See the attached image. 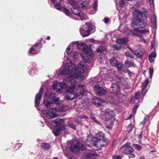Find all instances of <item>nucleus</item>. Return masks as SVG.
<instances>
[{
    "mask_svg": "<svg viewBox=\"0 0 159 159\" xmlns=\"http://www.w3.org/2000/svg\"><path fill=\"white\" fill-rule=\"evenodd\" d=\"M112 78L111 79V80H116L115 81H116L117 83H119L121 84L122 85H125L126 84V82L127 80V78H124L123 77H120L114 75L112 76Z\"/></svg>",
    "mask_w": 159,
    "mask_h": 159,
    "instance_id": "6ab92c4d",
    "label": "nucleus"
},
{
    "mask_svg": "<svg viewBox=\"0 0 159 159\" xmlns=\"http://www.w3.org/2000/svg\"><path fill=\"white\" fill-rule=\"evenodd\" d=\"M139 159H145V157L143 156H142L140 157Z\"/></svg>",
    "mask_w": 159,
    "mask_h": 159,
    "instance_id": "338daca9",
    "label": "nucleus"
},
{
    "mask_svg": "<svg viewBox=\"0 0 159 159\" xmlns=\"http://www.w3.org/2000/svg\"><path fill=\"white\" fill-rule=\"evenodd\" d=\"M43 103L47 107L49 108L50 109H52L56 112H61L64 111V109L63 107H61L60 108H57L56 107H54L53 106V103L48 101H43Z\"/></svg>",
    "mask_w": 159,
    "mask_h": 159,
    "instance_id": "2eb2a0df",
    "label": "nucleus"
},
{
    "mask_svg": "<svg viewBox=\"0 0 159 159\" xmlns=\"http://www.w3.org/2000/svg\"><path fill=\"white\" fill-rule=\"evenodd\" d=\"M112 113V111L108 108L107 109L104 111H102L101 112V115L104 116L107 122L108 121L107 120L109 119Z\"/></svg>",
    "mask_w": 159,
    "mask_h": 159,
    "instance_id": "f3484780",
    "label": "nucleus"
},
{
    "mask_svg": "<svg viewBox=\"0 0 159 159\" xmlns=\"http://www.w3.org/2000/svg\"><path fill=\"white\" fill-rule=\"evenodd\" d=\"M21 144L20 143H17L15 145V147L16 148H19L20 147H21Z\"/></svg>",
    "mask_w": 159,
    "mask_h": 159,
    "instance_id": "052dcab7",
    "label": "nucleus"
},
{
    "mask_svg": "<svg viewBox=\"0 0 159 159\" xmlns=\"http://www.w3.org/2000/svg\"><path fill=\"white\" fill-rule=\"evenodd\" d=\"M141 12L139 10L135 11L133 13L134 16L135 18V19L140 18L141 17Z\"/></svg>",
    "mask_w": 159,
    "mask_h": 159,
    "instance_id": "f704fd0d",
    "label": "nucleus"
},
{
    "mask_svg": "<svg viewBox=\"0 0 159 159\" xmlns=\"http://www.w3.org/2000/svg\"><path fill=\"white\" fill-rule=\"evenodd\" d=\"M125 8H122L119 10L118 16L120 20L126 18L129 16V14L125 10Z\"/></svg>",
    "mask_w": 159,
    "mask_h": 159,
    "instance_id": "4be33fe9",
    "label": "nucleus"
},
{
    "mask_svg": "<svg viewBox=\"0 0 159 159\" xmlns=\"http://www.w3.org/2000/svg\"><path fill=\"white\" fill-rule=\"evenodd\" d=\"M84 148V146L77 140L72 141L70 144V150L74 153L76 152L79 150H83Z\"/></svg>",
    "mask_w": 159,
    "mask_h": 159,
    "instance_id": "6e6552de",
    "label": "nucleus"
},
{
    "mask_svg": "<svg viewBox=\"0 0 159 159\" xmlns=\"http://www.w3.org/2000/svg\"><path fill=\"white\" fill-rule=\"evenodd\" d=\"M42 46L40 42H38L33 46L30 49L29 54L30 55L35 54L39 53Z\"/></svg>",
    "mask_w": 159,
    "mask_h": 159,
    "instance_id": "f8f14e48",
    "label": "nucleus"
},
{
    "mask_svg": "<svg viewBox=\"0 0 159 159\" xmlns=\"http://www.w3.org/2000/svg\"><path fill=\"white\" fill-rule=\"evenodd\" d=\"M94 2V3L92 7V9L91 10L89 14H93L95 13L97 10V0H93L92 1Z\"/></svg>",
    "mask_w": 159,
    "mask_h": 159,
    "instance_id": "c85d7f7f",
    "label": "nucleus"
},
{
    "mask_svg": "<svg viewBox=\"0 0 159 159\" xmlns=\"http://www.w3.org/2000/svg\"><path fill=\"white\" fill-rule=\"evenodd\" d=\"M139 106V105H137L135 106L133 108L132 110V112L133 114H135L136 113L137 109L138 107Z\"/></svg>",
    "mask_w": 159,
    "mask_h": 159,
    "instance_id": "3c124183",
    "label": "nucleus"
},
{
    "mask_svg": "<svg viewBox=\"0 0 159 159\" xmlns=\"http://www.w3.org/2000/svg\"><path fill=\"white\" fill-rule=\"evenodd\" d=\"M84 86L80 84H79L77 85V89H76L77 92L75 93H67L65 96V98L67 100H72L75 97H79V96L82 97L84 95V93L85 92L86 90L84 88Z\"/></svg>",
    "mask_w": 159,
    "mask_h": 159,
    "instance_id": "39448f33",
    "label": "nucleus"
},
{
    "mask_svg": "<svg viewBox=\"0 0 159 159\" xmlns=\"http://www.w3.org/2000/svg\"><path fill=\"white\" fill-rule=\"evenodd\" d=\"M105 49V47L103 46H100L97 49V52H102Z\"/></svg>",
    "mask_w": 159,
    "mask_h": 159,
    "instance_id": "a19ab883",
    "label": "nucleus"
},
{
    "mask_svg": "<svg viewBox=\"0 0 159 159\" xmlns=\"http://www.w3.org/2000/svg\"><path fill=\"white\" fill-rule=\"evenodd\" d=\"M68 125L69 127L74 129H75L76 125H75L72 123L69 122L68 123Z\"/></svg>",
    "mask_w": 159,
    "mask_h": 159,
    "instance_id": "864d4df0",
    "label": "nucleus"
},
{
    "mask_svg": "<svg viewBox=\"0 0 159 159\" xmlns=\"http://www.w3.org/2000/svg\"><path fill=\"white\" fill-rule=\"evenodd\" d=\"M79 56V54L78 52H73V58L75 60H77Z\"/></svg>",
    "mask_w": 159,
    "mask_h": 159,
    "instance_id": "79ce46f5",
    "label": "nucleus"
},
{
    "mask_svg": "<svg viewBox=\"0 0 159 159\" xmlns=\"http://www.w3.org/2000/svg\"><path fill=\"white\" fill-rule=\"evenodd\" d=\"M125 54L127 57H130L131 58H133L134 56L131 54V53L129 52H125Z\"/></svg>",
    "mask_w": 159,
    "mask_h": 159,
    "instance_id": "de8ad7c7",
    "label": "nucleus"
},
{
    "mask_svg": "<svg viewBox=\"0 0 159 159\" xmlns=\"http://www.w3.org/2000/svg\"><path fill=\"white\" fill-rule=\"evenodd\" d=\"M134 52V54L137 57L142 58L143 55L145 53V51L143 48H141L139 50H136V51Z\"/></svg>",
    "mask_w": 159,
    "mask_h": 159,
    "instance_id": "a878e982",
    "label": "nucleus"
},
{
    "mask_svg": "<svg viewBox=\"0 0 159 159\" xmlns=\"http://www.w3.org/2000/svg\"><path fill=\"white\" fill-rule=\"evenodd\" d=\"M79 118L80 119H82V118H84L85 119H88V117L85 115H83L82 116H79Z\"/></svg>",
    "mask_w": 159,
    "mask_h": 159,
    "instance_id": "13d9d810",
    "label": "nucleus"
},
{
    "mask_svg": "<svg viewBox=\"0 0 159 159\" xmlns=\"http://www.w3.org/2000/svg\"><path fill=\"white\" fill-rule=\"evenodd\" d=\"M147 20L146 19H142L141 18H138L133 20L131 24L132 27L135 29L133 30H138L142 32L141 35L139 36V37H142L143 34H146L149 32V30L148 29L143 30H140L139 29L143 28L146 25Z\"/></svg>",
    "mask_w": 159,
    "mask_h": 159,
    "instance_id": "7ed1b4c3",
    "label": "nucleus"
},
{
    "mask_svg": "<svg viewBox=\"0 0 159 159\" xmlns=\"http://www.w3.org/2000/svg\"><path fill=\"white\" fill-rule=\"evenodd\" d=\"M127 155H128V157L129 159H130V158H134L135 156V154L132 153H129V154H127Z\"/></svg>",
    "mask_w": 159,
    "mask_h": 159,
    "instance_id": "603ef678",
    "label": "nucleus"
},
{
    "mask_svg": "<svg viewBox=\"0 0 159 159\" xmlns=\"http://www.w3.org/2000/svg\"><path fill=\"white\" fill-rule=\"evenodd\" d=\"M113 93L117 94H119L120 93V88L118 85V83L116 82L115 83H112L111 87Z\"/></svg>",
    "mask_w": 159,
    "mask_h": 159,
    "instance_id": "aec40b11",
    "label": "nucleus"
},
{
    "mask_svg": "<svg viewBox=\"0 0 159 159\" xmlns=\"http://www.w3.org/2000/svg\"><path fill=\"white\" fill-rule=\"evenodd\" d=\"M148 117V116H145V118L144 119V120L142 122H141V123L143 125H144L145 123L147 121V120Z\"/></svg>",
    "mask_w": 159,
    "mask_h": 159,
    "instance_id": "5fc2aeb1",
    "label": "nucleus"
},
{
    "mask_svg": "<svg viewBox=\"0 0 159 159\" xmlns=\"http://www.w3.org/2000/svg\"><path fill=\"white\" fill-rule=\"evenodd\" d=\"M156 55L154 52H152L148 57V60L150 62L152 63L155 59Z\"/></svg>",
    "mask_w": 159,
    "mask_h": 159,
    "instance_id": "473e14b6",
    "label": "nucleus"
},
{
    "mask_svg": "<svg viewBox=\"0 0 159 159\" xmlns=\"http://www.w3.org/2000/svg\"><path fill=\"white\" fill-rule=\"evenodd\" d=\"M70 44H72V46L73 45H77V46L79 44V43L77 42H73Z\"/></svg>",
    "mask_w": 159,
    "mask_h": 159,
    "instance_id": "bf43d9fd",
    "label": "nucleus"
},
{
    "mask_svg": "<svg viewBox=\"0 0 159 159\" xmlns=\"http://www.w3.org/2000/svg\"><path fill=\"white\" fill-rule=\"evenodd\" d=\"M41 147L44 149H48L50 147V145L48 143H43L41 144Z\"/></svg>",
    "mask_w": 159,
    "mask_h": 159,
    "instance_id": "e433bc0d",
    "label": "nucleus"
},
{
    "mask_svg": "<svg viewBox=\"0 0 159 159\" xmlns=\"http://www.w3.org/2000/svg\"><path fill=\"white\" fill-rule=\"evenodd\" d=\"M140 93H136L135 94V97L134 98H132L129 101V103L130 104H132L134 103V100H137L140 97Z\"/></svg>",
    "mask_w": 159,
    "mask_h": 159,
    "instance_id": "2f4dec72",
    "label": "nucleus"
},
{
    "mask_svg": "<svg viewBox=\"0 0 159 159\" xmlns=\"http://www.w3.org/2000/svg\"><path fill=\"white\" fill-rule=\"evenodd\" d=\"M121 157L120 155H114L113 156V159H120Z\"/></svg>",
    "mask_w": 159,
    "mask_h": 159,
    "instance_id": "6e6d98bb",
    "label": "nucleus"
},
{
    "mask_svg": "<svg viewBox=\"0 0 159 159\" xmlns=\"http://www.w3.org/2000/svg\"><path fill=\"white\" fill-rule=\"evenodd\" d=\"M119 30L121 32H125L129 36L135 35L140 36L142 32L138 30H129L126 26L123 24H121L119 26Z\"/></svg>",
    "mask_w": 159,
    "mask_h": 159,
    "instance_id": "423d86ee",
    "label": "nucleus"
},
{
    "mask_svg": "<svg viewBox=\"0 0 159 159\" xmlns=\"http://www.w3.org/2000/svg\"><path fill=\"white\" fill-rule=\"evenodd\" d=\"M134 128V126L133 125L131 124H130L129 125V126L128 127H127V130L128 132V133H130L131 132V131H132V129H133Z\"/></svg>",
    "mask_w": 159,
    "mask_h": 159,
    "instance_id": "c03bdc74",
    "label": "nucleus"
},
{
    "mask_svg": "<svg viewBox=\"0 0 159 159\" xmlns=\"http://www.w3.org/2000/svg\"><path fill=\"white\" fill-rule=\"evenodd\" d=\"M77 47L79 50L84 52L87 55L89 56V57L88 56H84L82 54L81 55L84 64H85L86 63H89L91 61L90 58H92L93 55L91 48L84 43H79L77 46Z\"/></svg>",
    "mask_w": 159,
    "mask_h": 159,
    "instance_id": "20e7f679",
    "label": "nucleus"
},
{
    "mask_svg": "<svg viewBox=\"0 0 159 159\" xmlns=\"http://www.w3.org/2000/svg\"><path fill=\"white\" fill-rule=\"evenodd\" d=\"M156 150H153L151 151V152H156Z\"/></svg>",
    "mask_w": 159,
    "mask_h": 159,
    "instance_id": "774afa93",
    "label": "nucleus"
},
{
    "mask_svg": "<svg viewBox=\"0 0 159 159\" xmlns=\"http://www.w3.org/2000/svg\"><path fill=\"white\" fill-rule=\"evenodd\" d=\"M36 68L34 67L33 69H30L29 71V74L31 75H33V74H36L37 73Z\"/></svg>",
    "mask_w": 159,
    "mask_h": 159,
    "instance_id": "4c0bfd02",
    "label": "nucleus"
},
{
    "mask_svg": "<svg viewBox=\"0 0 159 159\" xmlns=\"http://www.w3.org/2000/svg\"><path fill=\"white\" fill-rule=\"evenodd\" d=\"M85 25L88 27L87 31L88 33H89V35L94 33L95 31V27L91 23H86Z\"/></svg>",
    "mask_w": 159,
    "mask_h": 159,
    "instance_id": "b1692460",
    "label": "nucleus"
},
{
    "mask_svg": "<svg viewBox=\"0 0 159 159\" xmlns=\"http://www.w3.org/2000/svg\"><path fill=\"white\" fill-rule=\"evenodd\" d=\"M41 113L43 115L45 121L48 126L49 125L48 122L50 120H48L47 119H45V117L48 119H51L56 117L58 116L56 113L50 110H43Z\"/></svg>",
    "mask_w": 159,
    "mask_h": 159,
    "instance_id": "1a4fd4ad",
    "label": "nucleus"
},
{
    "mask_svg": "<svg viewBox=\"0 0 159 159\" xmlns=\"http://www.w3.org/2000/svg\"><path fill=\"white\" fill-rule=\"evenodd\" d=\"M137 135L138 136L139 138H140L141 139L142 137H141V134H137Z\"/></svg>",
    "mask_w": 159,
    "mask_h": 159,
    "instance_id": "0e129e2a",
    "label": "nucleus"
},
{
    "mask_svg": "<svg viewBox=\"0 0 159 159\" xmlns=\"http://www.w3.org/2000/svg\"><path fill=\"white\" fill-rule=\"evenodd\" d=\"M128 41V39L125 37L121 39H116L117 43L120 44H125L127 43Z\"/></svg>",
    "mask_w": 159,
    "mask_h": 159,
    "instance_id": "c756f323",
    "label": "nucleus"
},
{
    "mask_svg": "<svg viewBox=\"0 0 159 159\" xmlns=\"http://www.w3.org/2000/svg\"><path fill=\"white\" fill-rule=\"evenodd\" d=\"M133 146L137 150L139 151L142 149L141 146L139 144L134 143L133 144Z\"/></svg>",
    "mask_w": 159,
    "mask_h": 159,
    "instance_id": "ea45409f",
    "label": "nucleus"
},
{
    "mask_svg": "<svg viewBox=\"0 0 159 159\" xmlns=\"http://www.w3.org/2000/svg\"><path fill=\"white\" fill-rule=\"evenodd\" d=\"M91 118L93 120H94L98 124H100V123L96 120V118L94 116V114H91Z\"/></svg>",
    "mask_w": 159,
    "mask_h": 159,
    "instance_id": "09e8293b",
    "label": "nucleus"
},
{
    "mask_svg": "<svg viewBox=\"0 0 159 159\" xmlns=\"http://www.w3.org/2000/svg\"><path fill=\"white\" fill-rule=\"evenodd\" d=\"M43 91V88L41 87L40 89L39 93L36 94L35 100V107L37 108L38 110L40 111H42L41 108L39 107L40 100L41 98L42 94Z\"/></svg>",
    "mask_w": 159,
    "mask_h": 159,
    "instance_id": "4468645a",
    "label": "nucleus"
},
{
    "mask_svg": "<svg viewBox=\"0 0 159 159\" xmlns=\"http://www.w3.org/2000/svg\"><path fill=\"white\" fill-rule=\"evenodd\" d=\"M64 121V120L61 119H56L54 121L52 120H49L48 122V124L49 125H52L53 123L55 124V125L56 127L58 126L59 125L61 124Z\"/></svg>",
    "mask_w": 159,
    "mask_h": 159,
    "instance_id": "cd10ccee",
    "label": "nucleus"
},
{
    "mask_svg": "<svg viewBox=\"0 0 159 159\" xmlns=\"http://www.w3.org/2000/svg\"><path fill=\"white\" fill-rule=\"evenodd\" d=\"M133 114H130L129 117H128V118H127L126 120H128V119H130V118H131L132 117V116H133Z\"/></svg>",
    "mask_w": 159,
    "mask_h": 159,
    "instance_id": "e2e57ef3",
    "label": "nucleus"
},
{
    "mask_svg": "<svg viewBox=\"0 0 159 159\" xmlns=\"http://www.w3.org/2000/svg\"><path fill=\"white\" fill-rule=\"evenodd\" d=\"M54 94H51L49 95L48 94V93L46 92L45 93V96L48 98V99L53 98L54 102L56 104H59L60 103V99L59 98L57 97H55Z\"/></svg>",
    "mask_w": 159,
    "mask_h": 159,
    "instance_id": "5701e85b",
    "label": "nucleus"
},
{
    "mask_svg": "<svg viewBox=\"0 0 159 159\" xmlns=\"http://www.w3.org/2000/svg\"><path fill=\"white\" fill-rule=\"evenodd\" d=\"M120 7L121 8H125L124 7V0H120Z\"/></svg>",
    "mask_w": 159,
    "mask_h": 159,
    "instance_id": "8fccbe9b",
    "label": "nucleus"
},
{
    "mask_svg": "<svg viewBox=\"0 0 159 159\" xmlns=\"http://www.w3.org/2000/svg\"><path fill=\"white\" fill-rule=\"evenodd\" d=\"M80 33L82 36L84 37L89 36V34L87 30H85L83 27H81L80 30Z\"/></svg>",
    "mask_w": 159,
    "mask_h": 159,
    "instance_id": "7c9ffc66",
    "label": "nucleus"
},
{
    "mask_svg": "<svg viewBox=\"0 0 159 159\" xmlns=\"http://www.w3.org/2000/svg\"><path fill=\"white\" fill-rule=\"evenodd\" d=\"M148 16V12L147 11L141 12V17H147Z\"/></svg>",
    "mask_w": 159,
    "mask_h": 159,
    "instance_id": "37998d69",
    "label": "nucleus"
},
{
    "mask_svg": "<svg viewBox=\"0 0 159 159\" xmlns=\"http://www.w3.org/2000/svg\"><path fill=\"white\" fill-rule=\"evenodd\" d=\"M74 47L72 44H70L68 48H66V52L68 55H70L73 51Z\"/></svg>",
    "mask_w": 159,
    "mask_h": 159,
    "instance_id": "72a5a7b5",
    "label": "nucleus"
},
{
    "mask_svg": "<svg viewBox=\"0 0 159 159\" xmlns=\"http://www.w3.org/2000/svg\"><path fill=\"white\" fill-rule=\"evenodd\" d=\"M112 48L115 50H119L121 49V47L120 46H118L116 45H113L112 46Z\"/></svg>",
    "mask_w": 159,
    "mask_h": 159,
    "instance_id": "49530a36",
    "label": "nucleus"
},
{
    "mask_svg": "<svg viewBox=\"0 0 159 159\" xmlns=\"http://www.w3.org/2000/svg\"><path fill=\"white\" fill-rule=\"evenodd\" d=\"M97 155L95 151L89 150L83 156L84 159H93V156Z\"/></svg>",
    "mask_w": 159,
    "mask_h": 159,
    "instance_id": "dca6fc26",
    "label": "nucleus"
},
{
    "mask_svg": "<svg viewBox=\"0 0 159 159\" xmlns=\"http://www.w3.org/2000/svg\"><path fill=\"white\" fill-rule=\"evenodd\" d=\"M104 22L105 24H107L108 23L109 21V19L107 17H105L104 20Z\"/></svg>",
    "mask_w": 159,
    "mask_h": 159,
    "instance_id": "4d7b16f0",
    "label": "nucleus"
},
{
    "mask_svg": "<svg viewBox=\"0 0 159 159\" xmlns=\"http://www.w3.org/2000/svg\"><path fill=\"white\" fill-rule=\"evenodd\" d=\"M88 68V66L83 64L82 62L79 64L77 68L71 63L66 64L63 70L60 71V74H68V76L61 82L55 81L52 86L53 89L61 93L63 89L67 88V93H74L73 92L77 83L82 81L87 77L86 75L83 74V73Z\"/></svg>",
    "mask_w": 159,
    "mask_h": 159,
    "instance_id": "f257e3e1",
    "label": "nucleus"
},
{
    "mask_svg": "<svg viewBox=\"0 0 159 159\" xmlns=\"http://www.w3.org/2000/svg\"><path fill=\"white\" fill-rule=\"evenodd\" d=\"M151 10L153 11L154 9V0H149Z\"/></svg>",
    "mask_w": 159,
    "mask_h": 159,
    "instance_id": "58836bf2",
    "label": "nucleus"
},
{
    "mask_svg": "<svg viewBox=\"0 0 159 159\" xmlns=\"http://www.w3.org/2000/svg\"><path fill=\"white\" fill-rule=\"evenodd\" d=\"M149 77L151 79L152 77L153 74V69L152 68H149Z\"/></svg>",
    "mask_w": 159,
    "mask_h": 159,
    "instance_id": "a18cd8bd",
    "label": "nucleus"
},
{
    "mask_svg": "<svg viewBox=\"0 0 159 159\" xmlns=\"http://www.w3.org/2000/svg\"><path fill=\"white\" fill-rule=\"evenodd\" d=\"M129 50L134 54V52H135V51H136V50H132L131 48L130 47L128 48Z\"/></svg>",
    "mask_w": 159,
    "mask_h": 159,
    "instance_id": "680f3d73",
    "label": "nucleus"
},
{
    "mask_svg": "<svg viewBox=\"0 0 159 159\" xmlns=\"http://www.w3.org/2000/svg\"><path fill=\"white\" fill-rule=\"evenodd\" d=\"M92 102L93 104L98 107L101 106H103L104 103L107 104L106 102H105L102 99L97 97L94 98L92 99Z\"/></svg>",
    "mask_w": 159,
    "mask_h": 159,
    "instance_id": "a211bd4d",
    "label": "nucleus"
},
{
    "mask_svg": "<svg viewBox=\"0 0 159 159\" xmlns=\"http://www.w3.org/2000/svg\"><path fill=\"white\" fill-rule=\"evenodd\" d=\"M131 144V143L129 142L125 143L120 148L119 151L120 153L121 154L127 155V154L132 153L133 149L130 146Z\"/></svg>",
    "mask_w": 159,
    "mask_h": 159,
    "instance_id": "9d476101",
    "label": "nucleus"
},
{
    "mask_svg": "<svg viewBox=\"0 0 159 159\" xmlns=\"http://www.w3.org/2000/svg\"><path fill=\"white\" fill-rule=\"evenodd\" d=\"M62 0H51V4H53L55 9L63 12L67 16L71 17L72 14L65 7L61 6Z\"/></svg>",
    "mask_w": 159,
    "mask_h": 159,
    "instance_id": "0eeeda50",
    "label": "nucleus"
},
{
    "mask_svg": "<svg viewBox=\"0 0 159 159\" xmlns=\"http://www.w3.org/2000/svg\"><path fill=\"white\" fill-rule=\"evenodd\" d=\"M125 64L128 66H135V64L131 60H127L125 62Z\"/></svg>",
    "mask_w": 159,
    "mask_h": 159,
    "instance_id": "c9c22d12",
    "label": "nucleus"
},
{
    "mask_svg": "<svg viewBox=\"0 0 159 159\" xmlns=\"http://www.w3.org/2000/svg\"><path fill=\"white\" fill-rule=\"evenodd\" d=\"M100 140L106 142L107 139L104 138V135L101 132H99L96 135V138L93 139V144L96 146L98 145Z\"/></svg>",
    "mask_w": 159,
    "mask_h": 159,
    "instance_id": "ddd939ff",
    "label": "nucleus"
},
{
    "mask_svg": "<svg viewBox=\"0 0 159 159\" xmlns=\"http://www.w3.org/2000/svg\"><path fill=\"white\" fill-rule=\"evenodd\" d=\"M149 84V81L148 79H146L142 84V89L141 93L143 95H144L147 93V90L146 89L147 86Z\"/></svg>",
    "mask_w": 159,
    "mask_h": 159,
    "instance_id": "393cba45",
    "label": "nucleus"
},
{
    "mask_svg": "<svg viewBox=\"0 0 159 159\" xmlns=\"http://www.w3.org/2000/svg\"><path fill=\"white\" fill-rule=\"evenodd\" d=\"M110 64L113 66H116L118 70L120 73L125 72L126 71L124 70L125 67L123 65L118 61L115 57L111 58L110 61Z\"/></svg>",
    "mask_w": 159,
    "mask_h": 159,
    "instance_id": "9b49d317",
    "label": "nucleus"
},
{
    "mask_svg": "<svg viewBox=\"0 0 159 159\" xmlns=\"http://www.w3.org/2000/svg\"><path fill=\"white\" fill-rule=\"evenodd\" d=\"M50 39V37L49 36H48L47 38H46V39L48 40H49Z\"/></svg>",
    "mask_w": 159,
    "mask_h": 159,
    "instance_id": "69168bd1",
    "label": "nucleus"
},
{
    "mask_svg": "<svg viewBox=\"0 0 159 159\" xmlns=\"http://www.w3.org/2000/svg\"><path fill=\"white\" fill-rule=\"evenodd\" d=\"M65 129L64 126L61 125L59 128H56L52 130V133L55 136H59L61 130H63Z\"/></svg>",
    "mask_w": 159,
    "mask_h": 159,
    "instance_id": "bb28decb",
    "label": "nucleus"
},
{
    "mask_svg": "<svg viewBox=\"0 0 159 159\" xmlns=\"http://www.w3.org/2000/svg\"><path fill=\"white\" fill-rule=\"evenodd\" d=\"M69 3L73 6L71 8V11L73 14L78 16L79 19L81 20H87L88 19L86 16H84L82 12L79 9L80 8H84L89 9L91 8V5H89V2L87 4L86 2L82 1L76 2L75 0H71L69 1Z\"/></svg>",
    "mask_w": 159,
    "mask_h": 159,
    "instance_id": "f03ea898",
    "label": "nucleus"
},
{
    "mask_svg": "<svg viewBox=\"0 0 159 159\" xmlns=\"http://www.w3.org/2000/svg\"><path fill=\"white\" fill-rule=\"evenodd\" d=\"M94 89L96 93L100 95H105L107 92L106 90L100 87L98 85H95L94 87Z\"/></svg>",
    "mask_w": 159,
    "mask_h": 159,
    "instance_id": "412c9836",
    "label": "nucleus"
}]
</instances>
